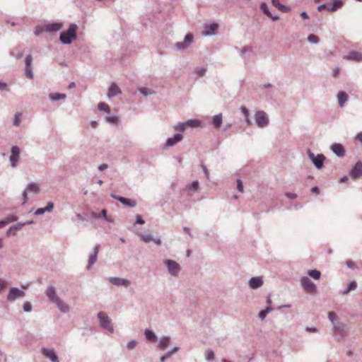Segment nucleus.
I'll return each mask as SVG.
<instances>
[{
  "label": "nucleus",
  "mask_w": 362,
  "mask_h": 362,
  "mask_svg": "<svg viewBox=\"0 0 362 362\" xmlns=\"http://www.w3.org/2000/svg\"><path fill=\"white\" fill-rule=\"evenodd\" d=\"M255 121L259 127H264L269 123L267 114L263 111H258L255 114Z\"/></svg>",
  "instance_id": "20e7f679"
},
{
  "label": "nucleus",
  "mask_w": 362,
  "mask_h": 362,
  "mask_svg": "<svg viewBox=\"0 0 362 362\" xmlns=\"http://www.w3.org/2000/svg\"><path fill=\"white\" fill-rule=\"evenodd\" d=\"M187 127H199L201 122L198 119H189L185 122Z\"/></svg>",
  "instance_id": "2f4dec72"
},
{
  "label": "nucleus",
  "mask_w": 362,
  "mask_h": 362,
  "mask_svg": "<svg viewBox=\"0 0 362 362\" xmlns=\"http://www.w3.org/2000/svg\"><path fill=\"white\" fill-rule=\"evenodd\" d=\"M113 197L116 199H117L119 202H120L122 204H123L125 206H127L129 207H134L136 206V202L134 200L122 197H117V196H113Z\"/></svg>",
  "instance_id": "dca6fc26"
},
{
  "label": "nucleus",
  "mask_w": 362,
  "mask_h": 362,
  "mask_svg": "<svg viewBox=\"0 0 362 362\" xmlns=\"http://www.w3.org/2000/svg\"><path fill=\"white\" fill-rule=\"evenodd\" d=\"M16 220H17V218L13 216L11 218H7L6 221H0V228L4 227L8 223L16 221Z\"/></svg>",
  "instance_id": "4c0bfd02"
},
{
  "label": "nucleus",
  "mask_w": 362,
  "mask_h": 362,
  "mask_svg": "<svg viewBox=\"0 0 362 362\" xmlns=\"http://www.w3.org/2000/svg\"><path fill=\"white\" fill-rule=\"evenodd\" d=\"M136 344V341L132 340V341H129V342L127 344V348H128L129 349H134V348L135 347Z\"/></svg>",
  "instance_id": "5fc2aeb1"
},
{
  "label": "nucleus",
  "mask_w": 362,
  "mask_h": 362,
  "mask_svg": "<svg viewBox=\"0 0 362 362\" xmlns=\"http://www.w3.org/2000/svg\"><path fill=\"white\" fill-rule=\"evenodd\" d=\"M241 110H242V112H243V115H245V119H246V122H247V123L248 124H250V119H249V118H248V117H249V112H248V110H247L246 107H241Z\"/></svg>",
  "instance_id": "c03bdc74"
},
{
  "label": "nucleus",
  "mask_w": 362,
  "mask_h": 362,
  "mask_svg": "<svg viewBox=\"0 0 362 362\" xmlns=\"http://www.w3.org/2000/svg\"><path fill=\"white\" fill-rule=\"evenodd\" d=\"M286 196L289 198V199H294L297 197V194H295V193H291V192H287L286 194Z\"/></svg>",
  "instance_id": "4d7b16f0"
},
{
  "label": "nucleus",
  "mask_w": 362,
  "mask_h": 362,
  "mask_svg": "<svg viewBox=\"0 0 362 362\" xmlns=\"http://www.w3.org/2000/svg\"><path fill=\"white\" fill-rule=\"evenodd\" d=\"M7 286V282L2 279H0V293L2 291V290L4 288H5Z\"/></svg>",
  "instance_id": "3c124183"
},
{
  "label": "nucleus",
  "mask_w": 362,
  "mask_h": 362,
  "mask_svg": "<svg viewBox=\"0 0 362 362\" xmlns=\"http://www.w3.org/2000/svg\"><path fill=\"white\" fill-rule=\"evenodd\" d=\"M222 124L221 114L216 115L213 117V125L216 129H218Z\"/></svg>",
  "instance_id": "a878e982"
},
{
  "label": "nucleus",
  "mask_w": 362,
  "mask_h": 362,
  "mask_svg": "<svg viewBox=\"0 0 362 362\" xmlns=\"http://www.w3.org/2000/svg\"><path fill=\"white\" fill-rule=\"evenodd\" d=\"M337 98H338V101H339V105L341 107H343L345 102L348 99V95L345 92L340 91V92H339V93L337 95Z\"/></svg>",
  "instance_id": "b1692460"
},
{
  "label": "nucleus",
  "mask_w": 362,
  "mask_h": 362,
  "mask_svg": "<svg viewBox=\"0 0 362 362\" xmlns=\"http://www.w3.org/2000/svg\"><path fill=\"white\" fill-rule=\"evenodd\" d=\"M23 203L25 204L27 202V200H28L27 192L26 191L23 192Z\"/></svg>",
  "instance_id": "0e129e2a"
},
{
  "label": "nucleus",
  "mask_w": 362,
  "mask_h": 362,
  "mask_svg": "<svg viewBox=\"0 0 362 362\" xmlns=\"http://www.w3.org/2000/svg\"><path fill=\"white\" fill-rule=\"evenodd\" d=\"M62 25L61 23H54L47 25V30L50 32H54L60 30Z\"/></svg>",
  "instance_id": "c85d7f7f"
},
{
  "label": "nucleus",
  "mask_w": 362,
  "mask_h": 362,
  "mask_svg": "<svg viewBox=\"0 0 362 362\" xmlns=\"http://www.w3.org/2000/svg\"><path fill=\"white\" fill-rule=\"evenodd\" d=\"M32 60H33L32 56L30 54L25 57V76L29 78H33V74L32 71V66H31Z\"/></svg>",
  "instance_id": "2eb2a0df"
},
{
  "label": "nucleus",
  "mask_w": 362,
  "mask_h": 362,
  "mask_svg": "<svg viewBox=\"0 0 362 362\" xmlns=\"http://www.w3.org/2000/svg\"><path fill=\"white\" fill-rule=\"evenodd\" d=\"M261 9L263 11V12L267 15L269 18H272L274 21H276L279 19V17L277 16H275V17H273L271 14V13L269 12V9H268V7H267V5L265 4V3H262L261 4Z\"/></svg>",
  "instance_id": "c756f323"
},
{
  "label": "nucleus",
  "mask_w": 362,
  "mask_h": 362,
  "mask_svg": "<svg viewBox=\"0 0 362 362\" xmlns=\"http://www.w3.org/2000/svg\"><path fill=\"white\" fill-rule=\"evenodd\" d=\"M308 275L314 279H319L320 278V272L318 270L313 269L308 271Z\"/></svg>",
  "instance_id": "72a5a7b5"
},
{
  "label": "nucleus",
  "mask_w": 362,
  "mask_h": 362,
  "mask_svg": "<svg viewBox=\"0 0 362 362\" xmlns=\"http://www.w3.org/2000/svg\"><path fill=\"white\" fill-rule=\"evenodd\" d=\"M343 58L346 60L361 62H362V53L356 51H351L347 55L344 56Z\"/></svg>",
  "instance_id": "9d476101"
},
{
  "label": "nucleus",
  "mask_w": 362,
  "mask_h": 362,
  "mask_svg": "<svg viewBox=\"0 0 362 362\" xmlns=\"http://www.w3.org/2000/svg\"><path fill=\"white\" fill-rule=\"evenodd\" d=\"M356 286H357L356 283L355 281H351V282L349 284L348 288H347L346 291H344L343 292V293H344V294H347V293H349L351 291L356 289Z\"/></svg>",
  "instance_id": "ea45409f"
},
{
  "label": "nucleus",
  "mask_w": 362,
  "mask_h": 362,
  "mask_svg": "<svg viewBox=\"0 0 362 362\" xmlns=\"http://www.w3.org/2000/svg\"><path fill=\"white\" fill-rule=\"evenodd\" d=\"M77 26L76 25H71L66 32H63L60 35V40L64 44L71 43L72 40L76 38Z\"/></svg>",
  "instance_id": "f03ea898"
},
{
  "label": "nucleus",
  "mask_w": 362,
  "mask_h": 362,
  "mask_svg": "<svg viewBox=\"0 0 362 362\" xmlns=\"http://www.w3.org/2000/svg\"><path fill=\"white\" fill-rule=\"evenodd\" d=\"M300 16L302 17V18L303 19H308L309 17H308V15L305 13V12H302L300 13Z\"/></svg>",
  "instance_id": "774afa93"
},
{
  "label": "nucleus",
  "mask_w": 362,
  "mask_h": 362,
  "mask_svg": "<svg viewBox=\"0 0 362 362\" xmlns=\"http://www.w3.org/2000/svg\"><path fill=\"white\" fill-rule=\"evenodd\" d=\"M272 3L273 6L276 7L279 11L282 12H288L289 11V8H288L286 6L280 4L279 0H272Z\"/></svg>",
  "instance_id": "cd10ccee"
},
{
  "label": "nucleus",
  "mask_w": 362,
  "mask_h": 362,
  "mask_svg": "<svg viewBox=\"0 0 362 362\" xmlns=\"http://www.w3.org/2000/svg\"><path fill=\"white\" fill-rule=\"evenodd\" d=\"M66 98V95L60 94V93H51L49 94V98L53 100H57L59 99H64Z\"/></svg>",
  "instance_id": "c9c22d12"
},
{
  "label": "nucleus",
  "mask_w": 362,
  "mask_h": 362,
  "mask_svg": "<svg viewBox=\"0 0 362 362\" xmlns=\"http://www.w3.org/2000/svg\"><path fill=\"white\" fill-rule=\"evenodd\" d=\"M177 350V348L175 347L172 351H169L168 353H167L165 355L163 356L161 358H160V361L162 362H163L166 358H169L173 352L176 351Z\"/></svg>",
  "instance_id": "de8ad7c7"
},
{
  "label": "nucleus",
  "mask_w": 362,
  "mask_h": 362,
  "mask_svg": "<svg viewBox=\"0 0 362 362\" xmlns=\"http://www.w3.org/2000/svg\"><path fill=\"white\" fill-rule=\"evenodd\" d=\"M182 139V134H177L173 137L169 138L166 141V146H172Z\"/></svg>",
  "instance_id": "4be33fe9"
},
{
  "label": "nucleus",
  "mask_w": 362,
  "mask_h": 362,
  "mask_svg": "<svg viewBox=\"0 0 362 362\" xmlns=\"http://www.w3.org/2000/svg\"><path fill=\"white\" fill-rule=\"evenodd\" d=\"M53 207H54L53 203L49 202L47 203V205L45 208L38 209L35 211V214L37 215H41V214H44L45 211H51L52 210Z\"/></svg>",
  "instance_id": "393cba45"
},
{
  "label": "nucleus",
  "mask_w": 362,
  "mask_h": 362,
  "mask_svg": "<svg viewBox=\"0 0 362 362\" xmlns=\"http://www.w3.org/2000/svg\"><path fill=\"white\" fill-rule=\"evenodd\" d=\"M98 316L100 320L101 326L107 331L112 332L113 327L112 326L111 320H110L108 316L106 315V314L103 312L99 313Z\"/></svg>",
  "instance_id": "7ed1b4c3"
},
{
  "label": "nucleus",
  "mask_w": 362,
  "mask_h": 362,
  "mask_svg": "<svg viewBox=\"0 0 362 362\" xmlns=\"http://www.w3.org/2000/svg\"><path fill=\"white\" fill-rule=\"evenodd\" d=\"M7 89V85L0 81V90H4Z\"/></svg>",
  "instance_id": "052dcab7"
},
{
  "label": "nucleus",
  "mask_w": 362,
  "mask_h": 362,
  "mask_svg": "<svg viewBox=\"0 0 362 362\" xmlns=\"http://www.w3.org/2000/svg\"><path fill=\"white\" fill-rule=\"evenodd\" d=\"M331 149L332 151L337 155L338 156L342 157L344 156V148L343 146L340 144H334L331 146Z\"/></svg>",
  "instance_id": "f3484780"
},
{
  "label": "nucleus",
  "mask_w": 362,
  "mask_h": 362,
  "mask_svg": "<svg viewBox=\"0 0 362 362\" xmlns=\"http://www.w3.org/2000/svg\"><path fill=\"white\" fill-rule=\"evenodd\" d=\"M98 249H99V246L98 245H96L94 248V252H93V254L91 255L89 257V267H90L91 265H93L97 260V255H98Z\"/></svg>",
  "instance_id": "bb28decb"
},
{
  "label": "nucleus",
  "mask_w": 362,
  "mask_h": 362,
  "mask_svg": "<svg viewBox=\"0 0 362 362\" xmlns=\"http://www.w3.org/2000/svg\"><path fill=\"white\" fill-rule=\"evenodd\" d=\"M165 264L168 267V272L173 276H177L180 270V265L173 260H166Z\"/></svg>",
  "instance_id": "423d86ee"
},
{
  "label": "nucleus",
  "mask_w": 362,
  "mask_h": 362,
  "mask_svg": "<svg viewBox=\"0 0 362 362\" xmlns=\"http://www.w3.org/2000/svg\"><path fill=\"white\" fill-rule=\"evenodd\" d=\"M325 8H327V6H326V5H325V4L320 5V6H319L317 7V10H318L319 11H322L325 10Z\"/></svg>",
  "instance_id": "69168bd1"
},
{
  "label": "nucleus",
  "mask_w": 362,
  "mask_h": 362,
  "mask_svg": "<svg viewBox=\"0 0 362 362\" xmlns=\"http://www.w3.org/2000/svg\"><path fill=\"white\" fill-rule=\"evenodd\" d=\"M339 71H340L339 68L334 69L333 71H332V76L334 77H337L339 75Z\"/></svg>",
  "instance_id": "13d9d810"
},
{
  "label": "nucleus",
  "mask_w": 362,
  "mask_h": 362,
  "mask_svg": "<svg viewBox=\"0 0 362 362\" xmlns=\"http://www.w3.org/2000/svg\"><path fill=\"white\" fill-rule=\"evenodd\" d=\"M46 294L52 302L57 304V305L58 306L61 311L65 313L69 310V306L62 300H61L60 298H58L57 296L56 295L54 287H49L46 291Z\"/></svg>",
  "instance_id": "f257e3e1"
},
{
  "label": "nucleus",
  "mask_w": 362,
  "mask_h": 362,
  "mask_svg": "<svg viewBox=\"0 0 362 362\" xmlns=\"http://www.w3.org/2000/svg\"><path fill=\"white\" fill-rule=\"evenodd\" d=\"M19 154H20L19 148L16 146H13L11 148V155L10 156V161H11V165L13 167H15L16 165V163L19 160Z\"/></svg>",
  "instance_id": "1a4fd4ad"
},
{
  "label": "nucleus",
  "mask_w": 362,
  "mask_h": 362,
  "mask_svg": "<svg viewBox=\"0 0 362 362\" xmlns=\"http://www.w3.org/2000/svg\"><path fill=\"white\" fill-rule=\"evenodd\" d=\"M308 40L310 42L312 43H317L319 42V37L314 34H310L308 35Z\"/></svg>",
  "instance_id": "79ce46f5"
},
{
  "label": "nucleus",
  "mask_w": 362,
  "mask_h": 362,
  "mask_svg": "<svg viewBox=\"0 0 362 362\" xmlns=\"http://www.w3.org/2000/svg\"><path fill=\"white\" fill-rule=\"evenodd\" d=\"M29 192L37 193L39 192V187L35 183H31L28 185L26 189Z\"/></svg>",
  "instance_id": "e433bc0d"
},
{
  "label": "nucleus",
  "mask_w": 362,
  "mask_h": 362,
  "mask_svg": "<svg viewBox=\"0 0 362 362\" xmlns=\"http://www.w3.org/2000/svg\"><path fill=\"white\" fill-rule=\"evenodd\" d=\"M120 93L121 90L117 86V84L115 83H112L108 89V97H113Z\"/></svg>",
  "instance_id": "412c9836"
},
{
  "label": "nucleus",
  "mask_w": 362,
  "mask_h": 362,
  "mask_svg": "<svg viewBox=\"0 0 362 362\" xmlns=\"http://www.w3.org/2000/svg\"><path fill=\"white\" fill-rule=\"evenodd\" d=\"M272 310V308H271V307H269H269H267L266 309H264V310H262V311H260V312H259V317L262 320L264 319V318H265V317H266V315H267V314L269 311H271Z\"/></svg>",
  "instance_id": "a19ab883"
},
{
  "label": "nucleus",
  "mask_w": 362,
  "mask_h": 362,
  "mask_svg": "<svg viewBox=\"0 0 362 362\" xmlns=\"http://www.w3.org/2000/svg\"><path fill=\"white\" fill-rule=\"evenodd\" d=\"M218 28V25L217 23H213L209 25H206L204 26V29L202 32L204 35H210L216 33Z\"/></svg>",
  "instance_id": "4468645a"
},
{
  "label": "nucleus",
  "mask_w": 362,
  "mask_h": 362,
  "mask_svg": "<svg viewBox=\"0 0 362 362\" xmlns=\"http://www.w3.org/2000/svg\"><path fill=\"white\" fill-rule=\"evenodd\" d=\"M109 281L111 284L117 286H128L129 285V281L127 279H123L120 278H110Z\"/></svg>",
  "instance_id": "a211bd4d"
},
{
  "label": "nucleus",
  "mask_w": 362,
  "mask_h": 362,
  "mask_svg": "<svg viewBox=\"0 0 362 362\" xmlns=\"http://www.w3.org/2000/svg\"><path fill=\"white\" fill-rule=\"evenodd\" d=\"M237 187L240 192H243V185L240 180H237Z\"/></svg>",
  "instance_id": "864d4df0"
},
{
  "label": "nucleus",
  "mask_w": 362,
  "mask_h": 362,
  "mask_svg": "<svg viewBox=\"0 0 362 362\" xmlns=\"http://www.w3.org/2000/svg\"><path fill=\"white\" fill-rule=\"evenodd\" d=\"M301 285L304 290L310 293H314L316 291V286L313 283L310 279L306 276H304L301 279L300 281Z\"/></svg>",
  "instance_id": "39448f33"
},
{
  "label": "nucleus",
  "mask_w": 362,
  "mask_h": 362,
  "mask_svg": "<svg viewBox=\"0 0 362 362\" xmlns=\"http://www.w3.org/2000/svg\"><path fill=\"white\" fill-rule=\"evenodd\" d=\"M310 158L318 169L322 168L323 162L325 160V156L322 154H319L317 156H315L313 153H310Z\"/></svg>",
  "instance_id": "9b49d317"
},
{
  "label": "nucleus",
  "mask_w": 362,
  "mask_h": 362,
  "mask_svg": "<svg viewBox=\"0 0 362 362\" xmlns=\"http://www.w3.org/2000/svg\"><path fill=\"white\" fill-rule=\"evenodd\" d=\"M190 188L191 189H193L194 190H197L198 188H199V182L198 181H194L191 186H190Z\"/></svg>",
  "instance_id": "6e6d98bb"
},
{
  "label": "nucleus",
  "mask_w": 362,
  "mask_h": 362,
  "mask_svg": "<svg viewBox=\"0 0 362 362\" xmlns=\"http://www.w3.org/2000/svg\"><path fill=\"white\" fill-rule=\"evenodd\" d=\"M21 117V113L16 114L15 119H14V124L16 126H18L20 124Z\"/></svg>",
  "instance_id": "09e8293b"
},
{
  "label": "nucleus",
  "mask_w": 362,
  "mask_h": 362,
  "mask_svg": "<svg viewBox=\"0 0 362 362\" xmlns=\"http://www.w3.org/2000/svg\"><path fill=\"white\" fill-rule=\"evenodd\" d=\"M206 358L208 361H211L214 358V353L212 350H207L206 352Z\"/></svg>",
  "instance_id": "a18cd8bd"
},
{
  "label": "nucleus",
  "mask_w": 362,
  "mask_h": 362,
  "mask_svg": "<svg viewBox=\"0 0 362 362\" xmlns=\"http://www.w3.org/2000/svg\"><path fill=\"white\" fill-rule=\"evenodd\" d=\"M145 335L146 339L149 341H155L156 339V336L154 333L148 329H146L145 331Z\"/></svg>",
  "instance_id": "58836bf2"
},
{
  "label": "nucleus",
  "mask_w": 362,
  "mask_h": 362,
  "mask_svg": "<svg viewBox=\"0 0 362 362\" xmlns=\"http://www.w3.org/2000/svg\"><path fill=\"white\" fill-rule=\"evenodd\" d=\"M187 128V126L185 124V122L184 123H179L176 125L175 129L177 131L183 132Z\"/></svg>",
  "instance_id": "49530a36"
},
{
  "label": "nucleus",
  "mask_w": 362,
  "mask_h": 362,
  "mask_svg": "<svg viewBox=\"0 0 362 362\" xmlns=\"http://www.w3.org/2000/svg\"><path fill=\"white\" fill-rule=\"evenodd\" d=\"M251 288L255 289L260 287L263 284L261 277H252L249 282Z\"/></svg>",
  "instance_id": "6ab92c4d"
},
{
  "label": "nucleus",
  "mask_w": 362,
  "mask_h": 362,
  "mask_svg": "<svg viewBox=\"0 0 362 362\" xmlns=\"http://www.w3.org/2000/svg\"><path fill=\"white\" fill-rule=\"evenodd\" d=\"M107 168V165L103 163V164L100 165L98 168H99L100 170L102 171V170L106 169Z\"/></svg>",
  "instance_id": "338daca9"
},
{
  "label": "nucleus",
  "mask_w": 362,
  "mask_h": 362,
  "mask_svg": "<svg viewBox=\"0 0 362 362\" xmlns=\"http://www.w3.org/2000/svg\"><path fill=\"white\" fill-rule=\"evenodd\" d=\"M107 121L110 123H117L118 121V118L117 117L112 116V117H107Z\"/></svg>",
  "instance_id": "603ef678"
},
{
  "label": "nucleus",
  "mask_w": 362,
  "mask_h": 362,
  "mask_svg": "<svg viewBox=\"0 0 362 362\" xmlns=\"http://www.w3.org/2000/svg\"><path fill=\"white\" fill-rule=\"evenodd\" d=\"M139 91L141 92V93L144 94V95H148L147 88H139Z\"/></svg>",
  "instance_id": "680f3d73"
},
{
  "label": "nucleus",
  "mask_w": 362,
  "mask_h": 362,
  "mask_svg": "<svg viewBox=\"0 0 362 362\" xmlns=\"http://www.w3.org/2000/svg\"><path fill=\"white\" fill-rule=\"evenodd\" d=\"M25 296V292L19 290L17 288H11L8 293L7 300L8 301H13L16 298L20 297H23Z\"/></svg>",
  "instance_id": "0eeeda50"
},
{
  "label": "nucleus",
  "mask_w": 362,
  "mask_h": 362,
  "mask_svg": "<svg viewBox=\"0 0 362 362\" xmlns=\"http://www.w3.org/2000/svg\"><path fill=\"white\" fill-rule=\"evenodd\" d=\"M140 237H141V239L145 243H149L153 240L151 235H148V234H147V235L141 234Z\"/></svg>",
  "instance_id": "37998d69"
},
{
  "label": "nucleus",
  "mask_w": 362,
  "mask_h": 362,
  "mask_svg": "<svg viewBox=\"0 0 362 362\" xmlns=\"http://www.w3.org/2000/svg\"><path fill=\"white\" fill-rule=\"evenodd\" d=\"M356 139L362 144V132L358 133L356 135Z\"/></svg>",
  "instance_id": "e2e57ef3"
},
{
  "label": "nucleus",
  "mask_w": 362,
  "mask_h": 362,
  "mask_svg": "<svg viewBox=\"0 0 362 362\" xmlns=\"http://www.w3.org/2000/svg\"><path fill=\"white\" fill-rule=\"evenodd\" d=\"M169 343H170V338L169 337H163L160 339L159 344H158V347L160 349L163 350L167 348Z\"/></svg>",
  "instance_id": "7c9ffc66"
},
{
  "label": "nucleus",
  "mask_w": 362,
  "mask_h": 362,
  "mask_svg": "<svg viewBox=\"0 0 362 362\" xmlns=\"http://www.w3.org/2000/svg\"><path fill=\"white\" fill-rule=\"evenodd\" d=\"M136 223H139V224H144V221L143 220V218L140 216H137V217H136Z\"/></svg>",
  "instance_id": "bf43d9fd"
},
{
  "label": "nucleus",
  "mask_w": 362,
  "mask_h": 362,
  "mask_svg": "<svg viewBox=\"0 0 362 362\" xmlns=\"http://www.w3.org/2000/svg\"><path fill=\"white\" fill-rule=\"evenodd\" d=\"M193 40V35L191 33H188L186 35L185 37V40L183 42H178L176 43L175 46L177 49H183L187 47Z\"/></svg>",
  "instance_id": "6e6552de"
},
{
  "label": "nucleus",
  "mask_w": 362,
  "mask_h": 362,
  "mask_svg": "<svg viewBox=\"0 0 362 362\" xmlns=\"http://www.w3.org/2000/svg\"><path fill=\"white\" fill-rule=\"evenodd\" d=\"M342 5H343V2L341 0H334L332 6L327 9H328V11H334L337 9L341 8L342 6Z\"/></svg>",
  "instance_id": "473e14b6"
},
{
  "label": "nucleus",
  "mask_w": 362,
  "mask_h": 362,
  "mask_svg": "<svg viewBox=\"0 0 362 362\" xmlns=\"http://www.w3.org/2000/svg\"><path fill=\"white\" fill-rule=\"evenodd\" d=\"M328 317L329 320L332 322L334 327L336 330H337L339 332H341L344 330V325L343 324L339 322H334V321L337 320V314L334 312H329Z\"/></svg>",
  "instance_id": "f8f14e48"
},
{
  "label": "nucleus",
  "mask_w": 362,
  "mask_h": 362,
  "mask_svg": "<svg viewBox=\"0 0 362 362\" xmlns=\"http://www.w3.org/2000/svg\"><path fill=\"white\" fill-rule=\"evenodd\" d=\"M25 223H18L17 225L13 226L9 228V229L6 232L7 236L15 235L16 232L20 230L23 226H25Z\"/></svg>",
  "instance_id": "5701e85b"
},
{
  "label": "nucleus",
  "mask_w": 362,
  "mask_h": 362,
  "mask_svg": "<svg viewBox=\"0 0 362 362\" xmlns=\"http://www.w3.org/2000/svg\"><path fill=\"white\" fill-rule=\"evenodd\" d=\"M362 175V163L358 161L356 163L355 166L351 171V176L353 179L356 180Z\"/></svg>",
  "instance_id": "ddd939ff"
},
{
  "label": "nucleus",
  "mask_w": 362,
  "mask_h": 362,
  "mask_svg": "<svg viewBox=\"0 0 362 362\" xmlns=\"http://www.w3.org/2000/svg\"><path fill=\"white\" fill-rule=\"evenodd\" d=\"M23 309L25 312H29L32 309L31 304L29 302H25L23 305Z\"/></svg>",
  "instance_id": "8fccbe9b"
},
{
  "label": "nucleus",
  "mask_w": 362,
  "mask_h": 362,
  "mask_svg": "<svg viewBox=\"0 0 362 362\" xmlns=\"http://www.w3.org/2000/svg\"><path fill=\"white\" fill-rule=\"evenodd\" d=\"M98 109L100 111H105L107 113H110V112L109 105L105 103H100L98 104Z\"/></svg>",
  "instance_id": "f704fd0d"
},
{
  "label": "nucleus",
  "mask_w": 362,
  "mask_h": 362,
  "mask_svg": "<svg viewBox=\"0 0 362 362\" xmlns=\"http://www.w3.org/2000/svg\"><path fill=\"white\" fill-rule=\"evenodd\" d=\"M43 354L49 358L52 362H59L58 358L53 350L42 349Z\"/></svg>",
  "instance_id": "aec40b11"
}]
</instances>
